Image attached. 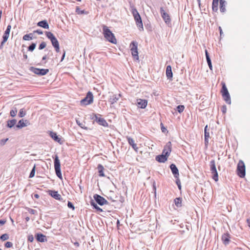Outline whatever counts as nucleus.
Segmentation results:
<instances>
[{"label":"nucleus","instance_id":"nucleus-39","mask_svg":"<svg viewBox=\"0 0 250 250\" xmlns=\"http://www.w3.org/2000/svg\"><path fill=\"white\" fill-rule=\"evenodd\" d=\"M222 240L225 245L228 244L229 241V239L228 238L226 234H224L222 236Z\"/></svg>","mask_w":250,"mask_h":250},{"label":"nucleus","instance_id":"nucleus-31","mask_svg":"<svg viewBox=\"0 0 250 250\" xmlns=\"http://www.w3.org/2000/svg\"><path fill=\"white\" fill-rule=\"evenodd\" d=\"M33 33H31L24 35L23 37V40L25 41H29L32 40L33 38Z\"/></svg>","mask_w":250,"mask_h":250},{"label":"nucleus","instance_id":"nucleus-27","mask_svg":"<svg viewBox=\"0 0 250 250\" xmlns=\"http://www.w3.org/2000/svg\"><path fill=\"white\" fill-rule=\"evenodd\" d=\"M226 2L225 0H220V10L221 12H225L226 11Z\"/></svg>","mask_w":250,"mask_h":250},{"label":"nucleus","instance_id":"nucleus-40","mask_svg":"<svg viewBox=\"0 0 250 250\" xmlns=\"http://www.w3.org/2000/svg\"><path fill=\"white\" fill-rule=\"evenodd\" d=\"M205 138H209V133L208 130V125H207L204 129Z\"/></svg>","mask_w":250,"mask_h":250},{"label":"nucleus","instance_id":"nucleus-63","mask_svg":"<svg viewBox=\"0 0 250 250\" xmlns=\"http://www.w3.org/2000/svg\"><path fill=\"white\" fill-rule=\"evenodd\" d=\"M23 58L25 59H27L28 57H27V55L26 54H23Z\"/></svg>","mask_w":250,"mask_h":250},{"label":"nucleus","instance_id":"nucleus-12","mask_svg":"<svg viewBox=\"0 0 250 250\" xmlns=\"http://www.w3.org/2000/svg\"><path fill=\"white\" fill-rule=\"evenodd\" d=\"M94 117L95 119L93 118L94 121L98 123L100 125L104 126H107L108 125V124L104 119L101 117V115L95 114Z\"/></svg>","mask_w":250,"mask_h":250},{"label":"nucleus","instance_id":"nucleus-13","mask_svg":"<svg viewBox=\"0 0 250 250\" xmlns=\"http://www.w3.org/2000/svg\"><path fill=\"white\" fill-rule=\"evenodd\" d=\"M93 197L96 202L100 206L108 204V202L103 197L98 194H95Z\"/></svg>","mask_w":250,"mask_h":250},{"label":"nucleus","instance_id":"nucleus-55","mask_svg":"<svg viewBox=\"0 0 250 250\" xmlns=\"http://www.w3.org/2000/svg\"><path fill=\"white\" fill-rule=\"evenodd\" d=\"M226 110H227L226 106L225 105H224V106L222 107V112H223L224 113H226Z\"/></svg>","mask_w":250,"mask_h":250},{"label":"nucleus","instance_id":"nucleus-14","mask_svg":"<svg viewBox=\"0 0 250 250\" xmlns=\"http://www.w3.org/2000/svg\"><path fill=\"white\" fill-rule=\"evenodd\" d=\"M121 95L119 94H111L109 95L108 98V102L111 104L113 105L114 104L116 103L120 98Z\"/></svg>","mask_w":250,"mask_h":250},{"label":"nucleus","instance_id":"nucleus-30","mask_svg":"<svg viewBox=\"0 0 250 250\" xmlns=\"http://www.w3.org/2000/svg\"><path fill=\"white\" fill-rule=\"evenodd\" d=\"M16 122L17 120L16 119L8 120L7 122V126L9 128H12L16 124Z\"/></svg>","mask_w":250,"mask_h":250},{"label":"nucleus","instance_id":"nucleus-9","mask_svg":"<svg viewBox=\"0 0 250 250\" xmlns=\"http://www.w3.org/2000/svg\"><path fill=\"white\" fill-rule=\"evenodd\" d=\"M93 96L90 91H89L87 94L86 97L82 99L81 101V104L83 105H88L89 104H91L93 103Z\"/></svg>","mask_w":250,"mask_h":250},{"label":"nucleus","instance_id":"nucleus-50","mask_svg":"<svg viewBox=\"0 0 250 250\" xmlns=\"http://www.w3.org/2000/svg\"><path fill=\"white\" fill-rule=\"evenodd\" d=\"M29 213H30L31 214H36V213L37 212V211L35 209H29Z\"/></svg>","mask_w":250,"mask_h":250},{"label":"nucleus","instance_id":"nucleus-56","mask_svg":"<svg viewBox=\"0 0 250 250\" xmlns=\"http://www.w3.org/2000/svg\"><path fill=\"white\" fill-rule=\"evenodd\" d=\"M208 138H205V143L206 146H207L208 143Z\"/></svg>","mask_w":250,"mask_h":250},{"label":"nucleus","instance_id":"nucleus-10","mask_svg":"<svg viewBox=\"0 0 250 250\" xmlns=\"http://www.w3.org/2000/svg\"><path fill=\"white\" fill-rule=\"evenodd\" d=\"M29 69L34 73L40 76L45 75L49 72L48 69H40L34 67H31Z\"/></svg>","mask_w":250,"mask_h":250},{"label":"nucleus","instance_id":"nucleus-8","mask_svg":"<svg viewBox=\"0 0 250 250\" xmlns=\"http://www.w3.org/2000/svg\"><path fill=\"white\" fill-rule=\"evenodd\" d=\"M54 168L57 176L60 179H62V176L61 170V164L57 155L56 156L54 160Z\"/></svg>","mask_w":250,"mask_h":250},{"label":"nucleus","instance_id":"nucleus-11","mask_svg":"<svg viewBox=\"0 0 250 250\" xmlns=\"http://www.w3.org/2000/svg\"><path fill=\"white\" fill-rule=\"evenodd\" d=\"M45 34L47 38L50 40L53 47L59 44L58 40L52 33L51 32H46Z\"/></svg>","mask_w":250,"mask_h":250},{"label":"nucleus","instance_id":"nucleus-25","mask_svg":"<svg viewBox=\"0 0 250 250\" xmlns=\"http://www.w3.org/2000/svg\"><path fill=\"white\" fill-rule=\"evenodd\" d=\"M166 75L168 79H171L172 78V68L170 65H167V67Z\"/></svg>","mask_w":250,"mask_h":250},{"label":"nucleus","instance_id":"nucleus-37","mask_svg":"<svg viewBox=\"0 0 250 250\" xmlns=\"http://www.w3.org/2000/svg\"><path fill=\"white\" fill-rule=\"evenodd\" d=\"M9 239V235L7 233H4L0 236V239L3 241L8 240Z\"/></svg>","mask_w":250,"mask_h":250},{"label":"nucleus","instance_id":"nucleus-21","mask_svg":"<svg viewBox=\"0 0 250 250\" xmlns=\"http://www.w3.org/2000/svg\"><path fill=\"white\" fill-rule=\"evenodd\" d=\"M50 136L56 142L62 144L61 139L58 137L57 133L52 131L50 132Z\"/></svg>","mask_w":250,"mask_h":250},{"label":"nucleus","instance_id":"nucleus-6","mask_svg":"<svg viewBox=\"0 0 250 250\" xmlns=\"http://www.w3.org/2000/svg\"><path fill=\"white\" fill-rule=\"evenodd\" d=\"M237 174L241 177H243L245 176V165L243 161L240 160L237 165Z\"/></svg>","mask_w":250,"mask_h":250},{"label":"nucleus","instance_id":"nucleus-38","mask_svg":"<svg viewBox=\"0 0 250 250\" xmlns=\"http://www.w3.org/2000/svg\"><path fill=\"white\" fill-rule=\"evenodd\" d=\"M36 46V44L35 43H32L28 47V50L29 51H33Z\"/></svg>","mask_w":250,"mask_h":250},{"label":"nucleus","instance_id":"nucleus-23","mask_svg":"<svg viewBox=\"0 0 250 250\" xmlns=\"http://www.w3.org/2000/svg\"><path fill=\"white\" fill-rule=\"evenodd\" d=\"M155 159L158 162L164 163L167 160V157L164 155L161 154L157 156L155 158Z\"/></svg>","mask_w":250,"mask_h":250},{"label":"nucleus","instance_id":"nucleus-17","mask_svg":"<svg viewBox=\"0 0 250 250\" xmlns=\"http://www.w3.org/2000/svg\"><path fill=\"white\" fill-rule=\"evenodd\" d=\"M30 125V123L28 120L21 119L19 121L18 124L16 125V127L19 128H21Z\"/></svg>","mask_w":250,"mask_h":250},{"label":"nucleus","instance_id":"nucleus-64","mask_svg":"<svg viewBox=\"0 0 250 250\" xmlns=\"http://www.w3.org/2000/svg\"><path fill=\"white\" fill-rule=\"evenodd\" d=\"M74 245H75V246H76L77 247H79V243L78 242H75V243H74Z\"/></svg>","mask_w":250,"mask_h":250},{"label":"nucleus","instance_id":"nucleus-62","mask_svg":"<svg viewBox=\"0 0 250 250\" xmlns=\"http://www.w3.org/2000/svg\"><path fill=\"white\" fill-rule=\"evenodd\" d=\"M219 30H220V35L221 36L222 34H223V32H222V30L221 28V27H219Z\"/></svg>","mask_w":250,"mask_h":250},{"label":"nucleus","instance_id":"nucleus-20","mask_svg":"<svg viewBox=\"0 0 250 250\" xmlns=\"http://www.w3.org/2000/svg\"><path fill=\"white\" fill-rule=\"evenodd\" d=\"M37 240L40 242H44L47 241L46 236L42 233H37L36 235Z\"/></svg>","mask_w":250,"mask_h":250},{"label":"nucleus","instance_id":"nucleus-24","mask_svg":"<svg viewBox=\"0 0 250 250\" xmlns=\"http://www.w3.org/2000/svg\"><path fill=\"white\" fill-rule=\"evenodd\" d=\"M11 29V26L10 25H8L7 27L6 30L5 31V32L4 33L3 36H2V38H4V40L6 39L8 40L9 36V34H10Z\"/></svg>","mask_w":250,"mask_h":250},{"label":"nucleus","instance_id":"nucleus-5","mask_svg":"<svg viewBox=\"0 0 250 250\" xmlns=\"http://www.w3.org/2000/svg\"><path fill=\"white\" fill-rule=\"evenodd\" d=\"M130 50L133 58L136 60H139L138 52V42L136 41H133L130 44Z\"/></svg>","mask_w":250,"mask_h":250},{"label":"nucleus","instance_id":"nucleus-49","mask_svg":"<svg viewBox=\"0 0 250 250\" xmlns=\"http://www.w3.org/2000/svg\"><path fill=\"white\" fill-rule=\"evenodd\" d=\"M35 33H37L39 35H42L43 34V32L40 29H38V30L34 31L33 34Z\"/></svg>","mask_w":250,"mask_h":250},{"label":"nucleus","instance_id":"nucleus-7","mask_svg":"<svg viewBox=\"0 0 250 250\" xmlns=\"http://www.w3.org/2000/svg\"><path fill=\"white\" fill-rule=\"evenodd\" d=\"M173 175L174 177L175 178V183L178 186V188L179 190L181 189V181L179 179V170L176 167V166L173 164Z\"/></svg>","mask_w":250,"mask_h":250},{"label":"nucleus","instance_id":"nucleus-43","mask_svg":"<svg viewBox=\"0 0 250 250\" xmlns=\"http://www.w3.org/2000/svg\"><path fill=\"white\" fill-rule=\"evenodd\" d=\"M25 115V112L23 111V109H21L19 113L20 117H23Z\"/></svg>","mask_w":250,"mask_h":250},{"label":"nucleus","instance_id":"nucleus-60","mask_svg":"<svg viewBox=\"0 0 250 250\" xmlns=\"http://www.w3.org/2000/svg\"><path fill=\"white\" fill-rule=\"evenodd\" d=\"M249 226L250 227V218L247 220Z\"/></svg>","mask_w":250,"mask_h":250},{"label":"nucleus","instance_id":"nucleus-22","mask_svg":"<svg viewBox=\"0 0 250 250\" xmlns=\"http://www.w3.org/2000/svg\"><path fill=\"white\" fill-rule=\"evenodd\" d=\"M37 25L38 26L42 27L44 29H49V25L46 20H43L40 21L37 23Z\"/></svg>","mask_w":250,"mask_h":250},{"label":"nucleus","instance_id":"nucleus-57","mask_svg":"<svg viewBox=\"0 0 250 250\" xmlns=\"http://www.w3.org/2000/svg\"><path fill=\"white\" fill-rule=\"evenodd\" d=\"M6 223V220H0V225H3Z\"/></svg>","mask_w":250,"mask_h":250},{"label":"nucleus","instance_id":"nucleus-18","mask_svg":"<svg viewBox=\"0 0 250 250\" xmlns=\"http://www.w3.org/2000/svg\"><path fill=\"white\" fill-rule=\"evenodd\" d=\"M48 193L49 195L56 200L61 201L62 199L61 195L58 193V191L49 190Z\"/></svg>","mask_w":250,"mask_h":250},{"label":"nucleus","instance_id":"nucleus-33","mask_svg":"<svg viewBox=\"0 0 250 250\" xmlns=\"http://www.w3.org/2000/svg\"><path fill=\"white\" fill-rule=\"evenodd\" d=\"M219 0H213L212 1V10L214 11H217L218 10Z\"/></svg>","mask_w":250,"mask_h":250},{"label":"nucleus","instance_id":"nucleus-1","mask_svg":"<svg viewBox=\"0 0 250 250\" xmlns=\"http://www.w3.org/2000/svg\"><path fill=\"white\" fill-rule=\"evenodd\" d=\"M103 31L104 37L107 41L111 43L116 44L117 40L114 36V35L110 31L107 26L104 25L103 26Z\"/></svg>","mask_w":250,"mask_h":250},{"label":"nucleus","instance_id":"nucleus-36","mask_svg":"<svg viewBox=\"0 0 250 250\" xmlns=\"http://www.w3.org/2000/svg\"><path fill=\"white\" fill-rule=\"evenodd\" d=\"M17 109L16 107H13V109L10 111V114L12 117H15L17 113Z\"/></svg>","mask_w":250,"mask_h":250},{"label":"nucleus","instance_id":"nucleus-4","mask_svg":"<svg viewBox=\"0 0 250 250\" xmlns=\"http://www.w3.org/2000/svg\"><path fill=\"white\" fill-rule=\"evenodd\" d=\"M222 85H222L221 92H222V96L224 98V100L225 101V102L227 104H231V100H230V95H229V94L228 90V89H227L225 83H222Z\"/></svg>","mask_w":250,"mask_h":250},{"label":"nucleus","instance_id":"nucleus-46","mask_svg":"<svg viewBox=\"0 0 250 250\" xmlns=\"http://www.w3.org/2000/svg\"><path fill=\"white\" fill-rule=\"evenodd\" d=\"M34 240V237L33 236V235H29L28 236V241L30 242H32Z\"/></svg>","mask_w":250,"mask_h":250},{"label":"nucleus","instance_id":"nucleus-2","mask_svg":"<svg viewBox=\"0 0 250 250\" xmlns=\"http://www.w3.org/2000/svg\"><path fill=\"white\" fill-rule=\"evenodd\" d=\"M131 12L134 17V20L136 21V24L139 28H141L142 30H143V25L141 17L137 10L136 8L134 6H131Z\"/></svg>","mask_w":250,"mask_h":250},{"label":"nucleus","instance_id":"nucleus-42","mask_svg":"<svg viewBox=\"0 0 250 250\" xmlns=\"http://www.w3.org/2000/svg\"><path fill=\"white\" fill-rule=\"evenodd\" d=\"M46 46V43L45 42H42L40 45H39V50H42L43 49H44Z\"/></svg>","mask_w":250,"mask_h":250},{"label":"nucleus","instance_id":"nucleus-59","mask_svg":"<svg viewBox=\"0 0 250 250\" xmlns=\"http://www.w3.org/2000/svg\"><path fill=\"white\" fill-rule=\"evenodd\" d=\"M34 197H35V198H36V199H38V198H39V197H40L39 195V194H35L34 195Z\"/></svg>","mask_w":250,"mask_h":250},{"label":"nucleus","instance_id":"nucleus-41","mask_svg":"<svg viewBox=\"0 0 250 250\" xmlns=\"http://www.w3.org/2000/svg\"><path fill=\"white\" fill-rule=\"evenodd\" d=\"M35 168H36V166H35V165H34V167H33V168L29 174V178H32L35 176Z\"/></svg>","mask_w":250,"mask_h":250},{"label":"nucleus","instance_id":"nucleus-54","mask_svg":"<svg viewBox=\"0 0 250 250\" xmlns=\"http://www.w3.org/2000/svg\"><path fill=\"white\" fill-rule=\"evenodd\" d=\"M161 125H162V127H161L162 131L163 132H165L167 130V129L164 127L162 124H161Z\"/></svg>","mask_w":250,"mask_h":250},{"label":"nucleus","instance_id":"nucleus-34","mask_svg":"<svg viewBox=\"0 0 250 250\" xmlns=\"http://www.w3.org/2000/svg\"><path fill=\"white\" fill-rule=\"evenodd\" d=\"M76 12L78 14H88L87 12H86L83 10H81V9L80 8V7L79 6L76 7Z\"/></svg>","mask_w":250,"mask_h":250},{"label":"nucleus","instance_id":"nucleus-15","mask_svg":"<svg viewBox=\"0 0 250 250\" xmlns=\"http://www.w3.org/2000/svg\"><path fill=\"white\" fill-rule=\"evenodd\" d=\"M171 144L170 142H168L166 146H165L162 155H164L166 157H168V156L169 155L171 151Z\"/></svg>","mask_w":250,"mask_h":250},{"label":"nucleus","instance_id":"nucleus-28","mask_svg":"<svg viewBox=\"0 0 250 250\" xmlns=\"http://www.w3.org/2000/svg\"><path fill=\"white\" fill-rule=\"evenodd\" d=\"M98 169L99 175L101 177H104L105 175L104 173V167L101 164H99L97 167Z\"/></svg>","mask_w":250,"mask_h":250},{"label":"nucleus","instance_id":"nucleus-16","mask_svg":"<svg viewBox=\"0 0 250 250\" xmlns=\"http://www.w3.org/2000/svg\"><path fill=\"white\" fill-rule=\"evenodd\" d=\"M161 14L162 17L165 21V22L169 25L170 24V19L169 16L167 13V12L163 9L162 7L161 8Z\"/></svg>","mask_w":250,"mask_h":250},{"label":"nucleus","instance_id":"nucleus-48","mask_svg":"<svg viewBox=\"0 0 250 250\" xmlns=\"http://www.w3.org/2000/svg\"><path fill=\"white\" fill-rule=\"evenodd\" d=\"M90 204L91 205L94 207V208H96L97 207H98L97 206V205L92 200L91 202H90Z\"/></svg>","mask_w":250,"mask_h":250},{"label":"nucleus","instance_id":"nucleus-3","mask_svg":"<svg viewBox=\"0 0 250 250\" xmlns=\"http://www.w3.org/2000/svg\"><path fill=\"white\" fill-rule=\"evenodd\" d=\"M210 170L212 174L213 179L217 182L218 181V175L216 167L215 162L214 160H211L209 163Z\"/></svg>","mask_w":250,"mask_h":250},{"label":"nucleus","instance_id":"nucleus-44","mask_svg":"<svg viewBox=\"0 0 250 250\" xmlns=\"http://www.w3.org/2000/svg\"><path fill=\"white\" fill-rule=\"evenodd\" d=\"M67 206H68V207L69 208H72V210H74L75 209V207L74 206L73 204L71 202H70V201L68 202Z\"/></svg>","mask_w":250,"mask_h":250},{"label":"nucleus","instance_id":"nucleus-47","mask_svg":"<svg viewBox=\"0 0 250 250\" xmlns=\"http://www.w3.org/2000/svg\"><path fill=\"white\" fill-rule=\"evenodd\" d=\"M90 204L91 205L94 207V208H96L97 207H98L97 206V205L92 200L91 202H90Z\"/></svg>","mask_w":250,"mask_h":250},{"label":"nucleus","instance_id":"nucleus-35","mask_svg":"<svg viewBox=\"0 0 250 250\" xmlns=\"http://www.w3.org/2000/svg\"><path fill=\"white\" fill-rule=\"evenodd\" d=\"M185 109V106L183 105H179L175 108V110L178 111L179 113H182Z\"/></svg>","mask_w":250,"mask_h":250},{"label":"nucleus","instance_id":"nucleus-26","mask_svg":"<svg viewBox=\"0 0 250 250\" xmlns=\"http://www.w3.org/2000/svg\"><path fill=\"white\" fill-rule=\"evenodd\" d=\"M127 139L128 144L132 146L134 150H136L138 147H137L136 144L134 143V140L130 137H127Z\"/></svg>","mask_w":250,"mask_h":250},{"label":"nucleus","instance_id":"nucleus-19","mask_svg":"<svg viewBox=\"0 0 250 250\" xmlns=\"http://www.w3.org/2000/svg\"><path fill=\"white\" fill-rule=\"evenodd\" d=\"M147 104V101L146 100L141 99L137 100V106L138 107L145 108Z\"/></svg>","mask_w":250,"mask_h":250},{"label":"nucleus","instance_id":"nucleus-32","mask_svg":"<svg viewBox=\"0 0 250 250\" xmlns=\"http://www.w3.org/2000/svg\"><path fill=\"white\" fill-rule=\"evenodd\" d=\"M182 199L181 198H176L174 200V203L175 205L177 207H181L182 205Z\"/></svg>","mask_w":250,"mask_h":250},{"label":"nucleus","instance_id":"nucleus-58","mask_svg":"<svg viewBox=\"0 0 250 250\" xmlns=\"http://www.w3.org/2000/svg\"><path fill=\"white\" fill-rule=\"evenodd\" d=\"M65 51L64 50L63 51V53L62 54V59H61V62H62L63 61V60L64 59V58L65 57Z\"/></svg>","mask_w":250,"mask_h":250},{"label":"nucleus","instance_id":"nucleus-52","mask_svg":"<svg viewBox=\"0 0 250 250\" xmlns=\"http://www.w3.org/2000/svg\"><path fill=\"white\" fill-rule=\"evenodd\" d=\"M55 49V51L57 52H60V45L59 44L57 45V46H54Z\"/></svg>","mask_w":250,"mask_h":250},{"label":"nucleus","instance_id":"nucleus-53","mask_svg":"<svg viewBox=\"0 0 250 250\" xmlns=\"http://www.w3.org/2000/svg\"><path fill=\"white\" fill-rule=\"evenodd\" d=\"M47 55H44L42 58V63H46V60L47 59Z\"/></svg>","mask_w":250,"mask_h":250},{"label":"nucleus","instance_id":"nucleus-29","mask_svg":"<svg viewBox=\"0 0 250 250\" xmlns=\"http://www.w3.org/2000/svg\"><path fill=\"white\" fill-rule=\"evenodd\" d=\"M205 53H206V57L208 64L209 68L211 70H212V64H211V60L210 59L207 50H206Z\"/></svg>","mask_w":250,"mask_h":250},{"label":"nucleus","instance_id":"nucleus-51","mask_svg":"<svg viewBox=\"0 0 250 250\" xmlns=\"http://www.w3.org/2000/svg\"><path fill=\"white\" fill-rule=\"evenodd\" d=\"M7 40L6 39L4 40V39L2 38V41L1 42V43H0V48H2V46L5 43V42H7Z\"/></svg>","mask_w":250,"mask_h":250},{"label":"nucleus","instance_id":"nucleus-61","mask_svg":"<svg viewBox=\"0 0 250 250\" xmlns=\"http://www.w3.org/2000/svg\"><path fill=\"white\" fill-rule=\"evenodd\" d=\"M97 208H96L97 210H99L100 211H102L103 210L102 208H101L99 207H97Z\"/></svg>","mask_w":250,"mask_h":250},{"label":"nucleus","instance_id":"nucleus-45","mask_svg":"<svg viewBox=\"0 0 250 250\" xmlns=\"http://www.w3.org/2000/svg\"><path fill=\"white\" fill-rule=\"evenodd\" d=\"M12 246H13V244H12V243H11L10 242H7L5 244V247L7 248H11L12 247Z\"/></svg>","mask_w":250,"mask_h":250}]
</instances>
